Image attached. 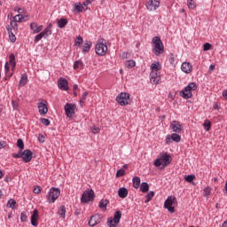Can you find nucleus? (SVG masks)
<instances>
[{
	"instance_id": "nucleus-9",
	"label": "nucleus",
	"mask_w": 227,
	"mask_h": 227,
	"mask_svg": "<svg viewBox=\"0 0 227 227\" xmlns=\"http://www.w3.org/2000/svg\"><path fill=\"white\" fill-rule=\"evenodd\" d=\"M12 19L13 20L11 21V24L7 26H10L11 31H12V29L13 31H17V29H19L17 22H22V20H24V16L22 14H17Z\"/></svg>"
},
{
	"instance_id": "nucleus-3",
	"label": "nucleus",
	"mask_w": 227,
	"mask_h": 227,
	"mask_svg": "<svg viewBox=\"0 0 227 227\" xmlns=\"http://www.w3.org/2000/svg\"><path fill=\"white\" fill-rule=\"evenodd\" d=\"M198 90V85L195 82L189 83L183 90L180 91V97L185 100L192 98V91Z\"/></svg>"
},
{
	"instance_id": "nucleus-13",
	"label": "nucleus",
	"mask_w": 227,
	"mask_h": 227,
	"mask_svg": "<svg viewBox=\"0 0 227 227\" xmlns=\"http://www.w3.org/2000/svg\"><path fill=\"white\" fill-rule=\"evenodd\" d=\"M102 221V217H100V215L96 214L92 216H90V219L89 221V226H97V224H100V222Z\"/></svg>"
},
{
	"instance_id": "nucleus-46",
	"label": "nucleus",
	"mask_w": 227,
	"mask_h": 227,
	"mask_svg": "<svg viewBox=\"0 0 227 227\" xmlns=\"http://www.w3.org/2000/svg\"><path fill=\"white\" fill-rule=\"evenodd\" d=\"M124 175H125V170L123 168H121L116 172L117 178H120V176H124Z\"/></svg>"
},
{
	"instance_id": "nucleus-28",
	"label": "nucleus",
	"mask_w": 227,
	"mask_h": 227,
	"mask_svg": "<svg viewBox=\"0 0 227 227\" xmlns=\"http://www.w3.org/2000/svg\"><path fill=\"white\" fill-rule=\"evenodd\" d=\"M140 191L142 192H148L150 191V185L146 182H143L140 185Z\"/></svg>"
},
{
	"instance_id": "nucleus-20",
	"label": "nucleus",
	"mask_w": 227,
	"mask_h": 227,
	"mask_svg": "<svg viewBox=\"0 0 227 227\" xmlns=\"http://www.w3.org/2000/svg\"><path fill=\"white\" fill-rule=\"evenodd\" d=\"M31 224L32 226H38V211L35 209L31 215Z\"/></svg>"
},
{
	"instance_id": "nucleus-62",
	"label": "nucleus",
	"mask_w": 227,
	"mask_h": 227,
	"mask_svg": "<svg viewBox=\"0 0 227 227\" xmlns=\"http://www.w3.org/2000/svg\"><path fill=\"white\" fill-rule=\"evenodd\" d=\"M74 215H81V209H76L74 212Z\"/></svg>"
},
{
	"instance_id": "nucleus-64",
	"label": "nucleus",
	"mask_w": 227,
	"mask_h": 227,
	"mask_svg": "<svg viewBox=\"0 0 227 227\" xmlns=\"http://www.w3.org/2000/svg\"><path fill=\"white\" fill-rule=\"evenodd\" d=\"M222 227H227V220L223 223Z\"/></svg>"
},
{
	"instance_id": "nucleus-2",
	"label": "nucleus",
	"mask_w": 227,
	"mask_h": 227,
	"mask_svg": "<svg viewBox=\"0 0 227 227\" xmlns=\"http://www.w3.org/2000/svg\"><path fill=\"white\" fill-rule=\"evenodd\" d=\"M152 51L155 56H160V54H164V44L162 43V40H160V36H154L152 40Z\"/></svg>"
},
{
	"instance_id": "nucleus-60",
	"label": "nucleus",
	"mask_w": 227,
	"mask_h": 227,
	"mask_svg": "<svg viewBox=\"0 0 227 227\" xmlns=\"http://www.w3.org/2000/svg\"><path fill=\"white\" fill-rule=\"evenodd\" d=\"M12 105L13 109L17 110V108L19 107V104H17V102H15V101H12Z\"/></svg>"
},
{
	"instance_id": "nucleus-34",
	"label": "nucleus",
	"mask_w": 227,
	"mask_h": 227,
	"mask_svg": "<svg viewBox=\"0 0 227 227\" xmlns=\"http://www.w3.org/2000/svg\"><path fill=\"white\" fill-rule=\"evenodd\" d=\"M203 194L205 198H208V196L212 194V188H210V186H207L203 191Z\"/></svg>"
},
{
	"instance_id": "nucleus-51",
	"label": "nucleus",
	"mask_w": 227,
	"mask_h": 227,
	"mask_svg": "<svg viewBox=\"0 0 227 227\" xmlns=\"http://www.w3.org/2000/svg\"><path fill=\"white\" fill-rule=\"evenodd\" d=\"M210 49H212V44L206 43L203 45V51H210Z\"/></svg>"
},
{
	"instance_id": "nucleus-26",
	"label": "nucleus",
	"mask_w": 227,
	"mask_h": 227,
	"mask_svg": "<svg viewBox=\"0 0 227 227\" xmlns=\"http://www.w3.org/2000/svg\"><path fill=\"white\" fill-rule=\"evenodd\" d=\"M9 63L12 66V70H15V67L17 65V63L15 62V54L12 53L9 56Z\"/></svg>"
},
{
	"instance_id": "nucleus-12",
	"label": "nucleus",
	"mask_w": 227,
	"mask_h": 227,
	"mask_svg": "<svg viewBox=\"0 0 227 227\" xmlns=\"http://www.w3.org/2000/svg\"><path fill=\"white\" fill-rule=\"evenodd\" d=\"M172 141H175V143H180V141H182V137L176 133L168 135L165 139L166 145H170Z\"/></svg>"
},
{
	"instance_id": "nucleus-37",
	"label": "nucleus",
	"mask_w": 227,
	"mask_h": 227,
	"mask_svg": "<svg viewBox=\"0 0 227 227\" xmlns=\"http://www.w3.org/2000/svg\"><path fill=\"white\" fill-rule=\"evenodd\" d=\"M151 68H152V70H155V72H159V70H160V63H159V62H157L156 64L153 63L151 65Z\"/></svg>"
},
{
	"instance_id": "nucleus-41",
	"label": "nucleus",
	"mask_w": 227,
	"mask_h": 227,
	"mask_svg": "<svg viewBox=\"0 0 227 227\" xmlns=\"http://www.w3.org/2000/svg\"><path fill=\"white\" fill-rule=\"evenodd\" d=\"M90 93L88 91H85L82 95V98L80 100V106L82 107V104H84V100H86V97H88Z\"/></svg>"
},
{
	"instance_id": "nucleus-59",
	"label": "nucleus",
	"mask_w": 227,
	"mask_h": 227,
	"mask_svg": "<svg viewBox=\"0 0 227 227\" xmlns=\"http://www.w3.org/2000/svg\"><path fill=\"white\" fill-rule=\"evenodd\" d=\"M42 29H43V26H42V25L38 26L35 29V33H40V31H42Z\"/></svg>"
},
{
	"instance_id": "nucleus-21",
	"label": "nucleus",
	"mask_w": 227,
	"mask_h": 227,
	"mask_svg": "<svg viewBox=\"0 0 227 227\" xmlns=\"http://www.w3.org/2000/svg\"><path fill=\"white\" fill-rule=\"evenodd\" d=\"M118 196L119 198H121V199L127 198V196H129V190H127V188L125 187H121L118 190Z\"/></svg>"
},
{
	"instance_id": "nucleus-27",
	"label": "nucleus",
	"mask_w": 227,
	"mask_h": 227,
	"mask_svg": "<svg viewBox=\"0 0 227 227\" xmlns=\"http://www.w3.org/2000/svg\"><path fill=\"white\" fill-rule=\"evenodd\" d=\"M108 204H109V200L107 199H106V200L103 199L99 201L98 207H99V208H103V209L106 210Z\"/></svg>"
},
{
	"instance_id": "nucleus-57",
	"label": "nucleus",
	"mask_w": 227,
	"mask_h": 227,
	"mask_svg": "<svg viewBox=\"0 0 227 227\" xmlns=\"http://www.w3.org/2000/svg\"><path fill=\"white\" fill-rule=\"evenodd\" d=\"M39 143H45V137L43 135L40 134L38 137Z\"/></svg>"
},
{
	"instance_id": "nucleus-40",
	"label": "nucleus",
	"mask_w": 227,
	"mask_h": 227,
	"mask_svg": "<svg viewBox=\"0 0 227 227\" xmlns=\"http://www.w3.org/2000/svg\"><path fill=\"white\" fill-rule=\"evenodd\" d=\"M188 1V8H190L191 10H194V8H196V2H194V0H187Z\"/></svg>"
},
{
	"instance_id": "nucleus-61",
	"label": "nucleus",
	"mask_w": 227,
	"mask_h": 227,
	"mask_svg": "<svg viewBox=\"0 0 227 227\" xmlns=\"http://www.w3.org/2000/svg\"><path fill=\"white\" fill-rule=\"evenodd\" d=\"M214 70H215V65H210L208 71L209 72H214Z\"/></svg>"
},
{
	"instance_id": "nucleus-19",
	"label": "nucleus",
	"mask_w": 227,
	"mask_h": 227,
	"mask_svg": "<svg viewBox=\"0 0 227 227\" xmlns=\"http://www.w3.org/2000/svg\"><path fill=\"white\" fill-rule=\"evenodd\" d=\"M38 109L40 114H47V113H49V107H47V105L43 102L38 104Z\"/></svg>"
},
{
	"instance_id": "nucleus-22",
	"label": "nucleus",
	"mask_w": 227,
	"mask_h": 227,
	"mask_svg": "<svg viewBox=\"0 0 227 227\" xmlns=\"http://www.w3.org/2000/svg\"><path fill=\"white\" fill-rule=\"evenodd\" d=\"M91 45H93V43L90 41H85L82 45V52L83 54H86V52H90V49H91Z\"/></svg>"
},
{
	"instance_id": "nucleus-43",
	"label": "nucleus",
	"mask_w": 227,
	"mask_h": 227,
	"mask_svg": "<svg viewBox=\"0 0 227 227\" xmlns=\"http://www.w3.org/2000/svg\"><path fill=\"white\" fill-rule=\"evenodd\" d=\"M42 38H45L43 34H42V32L40 34H38L37 35H35V39H34V42L35 43H38V42L40 40H42Z\"/></svg>"
},
{
	"instance_id": "nucleus-45",
	"label": "nucleus",
	"mask_w": 227,
	"mask_h": 227,
	"mask_svg": "<svg viewBox=\"0 0 227 227\" xmlns=\"http://www.w3.org/2000/svg\"><path fill=\"white\" fill-rule=\"evenodd\" d=\"M40 121L43 123V125H45V127H49V125H51V121H49V119L41 118Z\"/></svg>"
},
{
	"instance_id": "nucleus-35",
	"label": "nucleus",
	"mask_w": 227,
	"mask_h": 227,
	"mask_svg": "<svg viewBox=\"0 0 227 227\" xmlns=\"http://www.w3.org/2000/svg\"><path fill=\"white\" fill-rule=\"evenodd\" d=\"M81 67H84V64L81 60H76L74 63V69L77 70V68H81Z\"/></svg>"
},
{
	"instance_id": "nucleus-7",
	"label": "nucleus",
	"mask_w": 227,
	"mask_h": 227,
	"mask_svg": "<svg viewBox=\"0 0 227 227\" xmlns=\"http://www.w3.org/2000/svg\"><path fill=\"white\" fill-rule=\"evenodd\" d=\"M176 201V197L174 195L168 196V199L165 200L164 208H167L170 214H175V202Z\"/></svg>"
},
{
	"instance_id": "nucleus-33",
	"label": "nucleus",
	"mask_w": 227,
	"mask_h": 227,
	"mask_svg": "<svg viewBox=\"0 0 227 227\" xmlns=\"http://www.w3.org/2000/svg\"><path fill=\"white\" fill-rule=\"evenodd\" d=\"M203 127L204 130H206V132H208V130H210V128L212 127V123L210 122V121L206 120L203 123Z\"/></svg>"
},
{
	"instance_id": "nucleus-63",
	"label": "nucleus",
	"mask_w": 227,
	"mask_h": 227,
	"mask_svg": "<svg viewBox=\"0 0 227 227\" xmlns=\"http://www.w3.org/2000/svg\"><path fill=\"white\" fill-rule=\"evenodd\" d=\"M223 97H224L227 99V90H224L223 91Z\"/></svg>"
},
{
	"instance_id": "nucleus-31",
	"label": "nucleus",
	"mask_w": 227,
	"mask_h": 227,
	"mask_svg": "<svg viewBox=\"0 0 227 227\" xmlns=\"http://www.w3.org/2000/svg\"><path fill=\"white\" fill-rule=\"evenodd\" d=\"M27 84V74H23L20 80V86H26Z\"/></svg>"
},
{
	"instance_id": "nucleus-44",
	"label": "nucleus",
	"mask_w": 227,
	"mask_h": 227,
	"mask_svg": "<svg viewBox=\"0 0 227 227\" xmlns=\"http://www.w3.org/2000/svg\"><path fill=\"white\" fill-rule=\"evenodd\" d=\"M17 146L20 150H24V141L21 138H19L17 141Z\"/></svg>"
},
{
	"instance_id": "nucleus-11",
	"label": "nucleus",
	"mask_w": 227,
	"mask_h": 227,
	"mask_svg": "<svg viewBox=\"0 0 227 227\" xmlns=\"http://www.w3.org/2000/svg\"><path fill=\"white\" fill-rule=\"evenodd\" d=\"M75 107L76 106L74 104L67 103L65 105V112L67 118H72V114H75Z\"/></svg>"
},
{
	"instance_id": "nucleus-54",
	"label": "nucleus",
	"mask_w": 227,
	"mask_h": 227,
	"mask_svg": "<svg viewBox=\"0 0 227 227\" xmlns=\"http://www.w3.org/2000/svg\"><path fill=\"white\" fill-rule=\"evenodd\" d=\"M153 196H155V192L152 191L147 193L146 198H148L149 200H152Z\"/></svg>"
},
{
	"instance_id": "nucleus-55",
	"label": "nucleus",
	"mask_w": 227,
	"mask_h": 227,
	"mask_svg": "<svg viewBox=\"0 0 227 227\" xmlns=\"http://www.w3.org/2000/svg\"><path fill=\"white\" fill-rule=\"evenodd\" d=\"M40 192H42V187L36 186V187L34 189V193H35V194H40Z\"/></svg>"
},
{
	"instance_id": "nucleus-42",
	"label": "nucleus",
	"mask_w": 227,
	"mask_h": 227,
	"mask_svg": "<svg viewBox=\"0 0 227 227\" xmlns=\"http://www.w3.org/2000/svg\"><path fill=\"white\" fill-rule=\"evenodd\" d=\"M13 159H23V153L22 150H20L17 153H12Z\"/></svg>"
},
{
	"instance_id": "nucleus-52",
	"label": "nucleus",
	"mask_w": 227,
	"mask_h": 227,
	"mask_svg": "<svg viewBox=\"0 0 227 227\" xmlns=\"http://www.w3.org/2000/svg\"><path fill=\"white\" fill-rule=\"evenodd\" d=\"M90 129L93 134H98V132H100V129L98 127L92 126Z\"/></svg>"
},
{
	"instance_id": "nucleus-58",
	"label": "nucleus",
	"mask_w": 227,
	"mask_h": 227,
	"mask_svg": "<svg viewBox=\"0 0 227 227\" xmlns=\"http://www.w3.org/2000/svg\"><path fill=\"white\" fill-rule=\"evenodd\" d=\"M6 146H8V144L5 141L0 142V150H2V148H6Z\"/></svg>"
},
{
	"instance_id": "nucleus-24",
	"label": "nucleus",
	"mask_w": 227,
	"mask_h": 227,
	"mask_svg": "<svg viewBox=\"0 0 227 227\" xmlns=\"http://www.w3.org/2000/svg\"><path fill=\"white\" fill-rule=\"evenodd\" d=\"M132 183L134 189H139V186L141 185V178L139 176H135L132 179Z\"/></svg>"
},
{
	"instance_id": "nucleus-32",
	"label": "nucleus",
	"mask_w": 227,
	"mask_h": 227,
	"mask_svg": "<svg viewBox=\"0 0 227 227\" xmlns=\"http://www.w3.org/2000/svg\"><path fill=\"white\" fill-rule=\"evenodd\" d=\"M15 205H17V201L13 199H10L7 202V208H12L13 210L15 208Z\"/></svg>"
},
{
	"instance_id": "nucleus-4",
	"label": "nucleus",
	"mask_w": 227,
	"mask_h": 227,
	"mask_svg": "<svg viewBox=\"0 0 227 227\" xmlns=\"http://www.w3.org/2000/svg\"><path fill=\"white\" fill-rule=\"evenodd\" d=\"M121 219V211H116L114 217L107 218L108 227H117L120 224V220Z\"/></svg>"
},
{
	"instance_id": "nucleus-17",
	"label": "nucleus",
	"mask_w": 227,
	"mask_h": 227,
	"mask_svg": "<svg viewBox=\"0 0 227 227\" xmlns=\"http://www.w3.org/2000/svg\"><path fill=\"white\" fill-rule=\"evenodd\" d=\"M33 159V152L29 149H26L23 153V161L25 162H31V160Z\"/></svg>"
},
{
	"instance_id": "nucleus-38",
	"label": "nucleus",
	"mask_w": 227,
	"mask_h": 227,
	"mask_svg": "<svg viewBox=\"0 0 227 227\" xmlns=\"http://www.w3.org/2000/svg\"><path fill=\"white\" fill-rule=\"evenodd\" d=\"M126 67L127 68H134V67H136V61L134 60L126 61Z\"/></svg>"
},
{
	"instance_id": "nucleus-5",
	"label": "nucleus",
	"mask_w": 227,
	"mask_h": 227,
	"mask_svg": "<svg viewBox=\"0 0 227 227\" xmlns=\"http://www.w3.org/2000/svg\"><path fill=\"white\" fill-rule=\"evenodd\" d=\"M95 200V192L91 189H87L82 194L81 201L82 203H90Z\"/></svg>"
},
{
	"instance_id": "nucleus-10",
	"label": "nucleus",
	"mask_w": 227,
	"mask_h": 227,
	"mask_svg": "<svg viewBox=\"0 0 227 227\" xmlns=\"http://www.w3.org/2000/svg\"><path fill=\"white\" fill-rule=\"evenodd\" d=\"M96 54H98V56H106V52H107V44L106 43H98L96 44Z\"/></svg>"
},
{
	"instance_id": "nucleus-1",
	"label": "nucleus",
	"mask_w": 227,
	"mask_h": 227,
	"mask_svg": "<svg viewBox=\"0 0 227 227\" xmlns=\"http://www.w3.org/2000/svg\"><path fill=\"white\" fill-rule=\"evenodd\" d=\"M173 158H171V155H169L168 153H160V159H156L153 161V165L155 168H166V166H169V163L172 162Z\"/></svg>"
},
{
	"instance_id": "nucleus-8",
	"label": "nucleus",
	"mask_w": 227,
	"mask_h": 227,
	"mask_svg": "<svg viewBox=\"0 0 227 227\" xmlns=\"http://www.w3.org/2000/svg\"><path fill=\"white\" fill-rule=\"evenodd\" d=\"M129 100H130V94L127 92H121L116 98V101L120 106H128Z\"/></svg>"
},
{
	"instance_id": "nucleus-50",
	"label": "nucleus",
	"mask_w": 227,
	"mask_h": 227,
	"mask_svg": "<svg viewBox=\"0 0 227 227\" xmlns=\"http://www.w3.org/2000/svg\"><path fill=\"white\" fill-rule=\"evenodd\" d=\"M168 61H169L170 65H175V54L170 53V56L168 58Z\"/></svg>"
},
{
	"instance_id": "nucleus-29",
	"label": "nucleus",
	"mask_w": 227,
	"mask_h": 227,
	"mask_svg": "<svg viewBox=\"0 0 227 227\" xmlns=\"http://www.w3.org/2000/svg\"><path fill=\"white\" fill-rule=\"evenodd\" d=\"M68 24V20H67V19H59L58 20V27L60 29H63V27H65V26H67Z\"/></svg>"
},
{
	"instance_id": "nucleus-36",
	"label": "nucleus",
	"mask_w": 227,
	"mask_h": 227,
	"mask_svg": "<svg viewBox=\"0 0 227 227\" xmlns=\"http://www.w3.org/2000/svg\"><path fill=\"white\" fill-rule=\"evenodd\" d=\"M41 34L43 35V36H44V38H47V36L52 35V30H50L49 27H47L43 32H41Z\"/></svg>"
},
{
	"instance_id": "nucleus-14",
	"label": "nucleus",
	"mask_w": 227,
	"mask_h": 227,
	"mask_svg": "<svg viewBox=\"0 0 227 227\" xmlns=\"http://www.w3.org/2000/svg\"><path fill=\"white\" fill-rule=\"evenodd\" d=\"M170 129L171 130L176 132V134H180V132H182V125H180V122L177 121H174L171 122Z\"/></svg>"
},
{
	"instance_id": "nucleus-18",
	"label": "nucleus",
	"mask_w": 227,
	"mask_h": 227,
	"mask_svg": "<svg viewBox=\"0 0 227 227\" xmlns=\"http://www.w3.org/2000/svg\"><path fill=\"white\" fill-rule=\"evenodd\" d=\"M160 4V3H159V1L149 0V2L146 4V7L148 10L152 12V10H157Z\"/></svg>"
},
{
	"instance_id": "nucleus-16",
	"label": "nucleus",
	"mask_w": 227,
	"mask_h": 227,
	"mask_svg": "<svg viewBox=\"0 0 227 227\" xmlns=\"http://www.w3.org/2000/svg\"><path fill=\"white\" fill-rule=\"evenodd\" d=\"M181 70L184 74H191L192 72V65H191L189 62H184L181 65Z\"/></svg>"
},
{
	"instance_id": "nucleus-15",
	"label": "nucleus",
	"mask_w": 227,
	"mask_h": 227,
	"mask_svg": "<svg viewBox=\"0 0 227 227\" xmlns=\"http://www.w3.org/2000/svg\"><path fill=\"white\" fill-rule=\"evenodd\" d=\"M58 86L59 90H63L64 91H67L68 90V81L65 78H60L58 81Z\"/></svg>"
},
{
	"instance_id": "nucleus-6",
	"label": "nucleus",
	"mask_w": 227,
	"mask_h": 227,
	"mask_svg": "<svg viewBox=\"0 0 227 227\" xmlns=\"http://www.w3.org/2000/svg\"><path fill=\"white\" fill-rule=\"evenodd\" d=\"M61 194V191L59 188L51 187L47 195V200L50 203H54L59 195Z\"/></svg>"
},
{
	"instance_id": "nucleus-53",
	"label": "nucleus",
	"mask_w": 227,
	"mask_h": 227,
	"mask_svg": "<svg viewBox=\"0 0 227 227\" xmlns=\"http://www.w3.org/2000/svg\"><path fill=\"white\" fill-rule=\"evenodd\" d=\"M83 8L84 7H82V5L81 4L75 5V10L78 12V13H81V12H82Z\"/></svg>"
},
{
	"instance_id": "nucleus-39",
	"label": "nucleus",
	"mask_w": 227,
	"mask_h": 227,
	"mask_svg": "<svg viewBox=\"0 0 227 227\" xmlns=\"http://www.w3.org/2000/svg\"><path fill=\"white\" fill-rule=\"evenodd\" d=\"M196 178V176L194 175H189L184 177L185 182H188V184H192V182Z\"/></svg>"
},
{
	"instance_id": "nucleus-30",
	"label": "nucleus",
	"mask_w": 227,
	"mask_h": 227,
	"mask_svg": "<svg viewBox=\"0 0 227 227\" xmlns=\"http://www.w3.org/2000/svg\"><path fill=\"white\" fill-rule=\"evenodd\" d=\"M159 81H160V76L154 74L153 73L151 74V82L153 84H158Z\"/></svg>"
},
{
	"instance_id": "nucleus-47",
	"label": "nucleus",
	"mask_w": 227,
	"mask_h": 227,
	"mask_svg": "<svg viewBox=\"0 0 227 227\" xmlns=\"http://www.w3.org/2000/svg\"><path fill=\"white\" fill-rule=\"evenodd\" d=\"M81 43H82V36L78 35L74 42V45L77 47V45H81Z\"/></svg>"
},
{
	"instance_id": "nucleus-56",
	"label": "nucleus",
	"mask_w": 227,
	"mask_h": 227,
	"mask_svg": "<svg viewBox=\"0 0 227 227\" xmlns=\"http://www.w3.org/2000/svg\"><path fill=\"white\" fill-rule=\"evenodd\" d=\"M4 71H5V74L8 75V72H10V66L8 62H6L4 65Z\"/></svg>"
},
{
	"instance_id": "nucleus-48",
	"label": "nucleus",
	"mask_w": 227,
	"mask_h": 227,
	"mask_svg": "<svg viewBox=\"0 0 227 227\" xmlns=\"http://www.w3.org/2000/svg\"><path fill=\"white\" fill-rule=\"evenodd\" d=\"M20 219H21L22 223L27 222V215H26V212H22L20 214Z\"/></svg>"
},
{
	"instance_id": "nucleus-25",
	"label": "nucleus",
	"mask_w": 227,
	"mask_h": 227,
	"mask_svg": "<svg viewBox=\"0 0 227 227\" xmlns=\"http://www.w3.org/2000/svg\"><path fill=\"white\" fill-rule=\"evenodd\" d=\"M58 214L60 217H62L63 219H65L66 217V214H67V207H65V205H62L59 207V210H58Z\"/></svg>"
},
{
	"instance_id": "nucleus-49",
	"label": "nucleus",
	"mask_w": 227,
	"mask_h": 227,
	"mask_svg": "<svg viewBox=\"0 0 227 227\" xmlns=\"http://www.w3.org/2000/svg\"><path fill=\"white\" fill-rule=\"evenodd\" d=\"M36 27H38V24L33 22L30 24V28L32 29L33 33L36 34Z\"/></svg>"
},
{
	"instance_id": "nucleus-23",
	"label": "nucleus",
	"mask_w": 227,
	"mask_h": 227,
	"mask_svg": "<svg viewBox=\"0 0 227 227\" xmlns=\"http://www.w3.org/2000/svg\"><path fill=\"white\" fill-rule=\"evenodd\" d=\"M7 33L9 35L11 42L14 43V42L17 41V37H15V34H13V31L12 30V27L6 26Z\"/></svg>"
}]
</instances>
